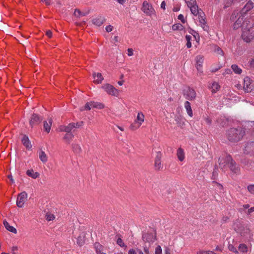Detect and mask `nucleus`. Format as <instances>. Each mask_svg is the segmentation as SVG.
<instances>
[{"label": "nucleus", "instance_id": "nucleus-9", "mask_svg": "<svg viewBox=\"0 0 254 254\" xmlns=\"http://www.w3.org/2000/svg\"><path fill=\"white\" fill-rule=\"evenodd\" d=\"M142 239L145 242L153 243L156 240V234L155 232L145 233L143 235Z\"/></svg>", "mask_w": 254, "mask_h": 254}, {"label": "nucleus", "instance_id": "nucleus-11", "mask_svg": "<svg viewBox=\"0 0 254 254\" xmlns=\"http://www.w3.org/2000/svg\"><path fill=\"white\" fill-rule=\"evenodd\" d=\"M42 120V118L39 115L33 114L29 121V124L31 127L39 124Z\"/></svg>", "mask_w": 254, "mask_h": 254}, {"label": "nucleus", "instance_id": "nucleus-19", "mask_svg": "<svg viewBox=\"0 0 254 254\" xmlns=\"http://www.w3.org/2000/svg\"><path fill=\"white\" fill-rule=\"evenodd\" d=\"M144 121V115L142 112H139L136 120H135V124L138 125V127H140Z\"/></svg>", "mask_w": 254, "mask_h": 254}, {"label": "nucleus", "instance_id": "nucleus-49", "mask_svg": "<svg viewBox=\"0 0 254 254\" xmlns=\"http://www.w3.org/2000/svg\"><path fill=\"white\" fill-rule=\"evenodd\" d=\"M188 7L196 3V0H185Z\"/></svg>", "mask_w": 254, "mask_h": 254}, {"label": "nucleus", "instance_id": "nucleus-2", "mask_svg": "<svg viewBox=\"0 0 254 254\" xmlns=\"http://www.w3.org/2000/svg\"><path fill=\"white\" fill-rule=\"evenodd\" d=\"M234 229L241 236L247 237L250 235V230L248 226L243 223L238 222L234 225Z\"/></svg>", "mask_w": 254, "mask_h": 254}, {"label": "nucleus", "instance_id": "nucleus-16", "mask_svg": "<svg viewBox=\"0 0 254 254\" xmlns=\"http://www.w3.org/2000/svg\"><path fill=\"white\" fill-rule=\"evenodd\" d=\"M74 128V125L72 123L69 124L67 126H61L59 127L60 131H64L66 133H71V131Z\"/></svg>", "mask_w": 254, "mask_h": 254}, {"label": "nucleus", "instance_id": "nucleus-20", "mask_svg": "<svg viewBox=\"0 0 254 254\" xmlns=\"http://www.w3.org/2000/svg\"><path fill=\"white\" fill-rule=\"evenodd\" d=\"M244 16L240 15L234 24V29H237L241 27L244 22Z\"/></svg>", "mask_w": 254, "mask_h": 254}, {"label": "nucleus", "instance_id": "nucleus-58", "mask_svg": "<svg viewBox=\"0 0 254 254\" xmlns=\"http://www.w3.org/2000/svg\"><path fill=\"white\" fill-rule=\"evenodd\" d=\"M133 54V50L131 48H128L127 49V55L128 56H132Z\"/></svg>", "mask_w": 254, "mask_h": 254}, {"label": "nucleus", "instance_id": "nucleus-43", "mask_svg": "<svg viewBox=\"0 0 254 254\" xmlns=\"http://www.w3.org/2000/svg\"><path fill=\"white\" fill-rule=\"evenodd\" d=\"M250 207L249 204H244L241 206L239 209L238 211L241 212L243 213L246 211V209H248Z\"/></svg>", "mask_w": 254, "mask_h": 254}, {"label": "nucleus", "instance_id": "nucleus-7", "mask_svg": "<svg viewBox=\"0 0 254 254\" xmlns=\"http://www.w3.org/2000/svg\"><path fill=\"white\" fill-rule=\"evenodd\" d=\"M27 199V194L26 191H22L17 196L16 201V204L17 206L19 207H22Z\"/></svg>", "mask_w": 254, "mask_h": 254}, {"label": "nucleus", "instance_id": "nucleus-60", "mask_svg": "<svg viewBox=\"0 0 254 254\" xmlns=\"http://www.w3.org/2000/svg\"><path fill=\"white\" fill-rule=\"evenodd\" d=\"M254 211V206L249 208L247 211V214L250 215Z\"/></svg>", "mask_w": 254, "mask_h": 254}, {"label": "nucleus", "instance_id": "nucleus-15", "mask_svg": "<svg viewBox=\"0 0 254 254\" xmlns=\"http://www.w3.org/2000/svg\"><path fill=\"white\" fill-rule=\"evenodd\" d=\"M21 142L23 145L27 149H31V148H32V145L27 135H23L21 139Z\"/></svg>", "mask_w": 254, "mask_h": 254}, {"label": "nucleus", "instance_id": "nucleus-50", "mask_svg": "<svg viewBox=\"0 0 254 254\" xmlns=\"http://www.w3.org/2000/svg\"><path fill=\"white\" fill-rule=\"evenodd\" d=\"M155 254H162V251L160 246L158 245L155 248Z\"/></svg>", "mask_w": 254, "mask_h": 254}, {"label": "nucleus", "instance_id": "nucleus-41", "mask_svg": "<svg viewBox=\"0 0 254 254\" xmlns=\"http://www.w3.org/2000/svg\"><path fill=\"white\" fill-rule=\"evenodd\" d=\"M143 251L144 253L141 250L137 249L138 254H151L149 248L147 246L144 247Z\"/></svg>", "mask_w": 254, "mask_h": 254}, {"label": "nucleus", "instance_id": "nucleus-57", "mask_svg": "<svg viewBox=\"0 0 254 254\" xmlns=\"http://www.w3.org/2000/svg\"><path fill=\"white\" fill-rule=\"evenodd\" d=\"M199 254H215V253L212 251H203L200 252Z\"/></svg>", "mask_w": 254, "mask_h": 254}, {"label": "nucleus", "instance_id": "nucleus-22", "mask_svg": "<svg viewBox=\"0 0 254 254\" xmlns=\"http://www.w3.org/2000/svg\"><path fill=\"white\" fill-rule=\"evenodd\" d=\"M52 124V120L50 118L48 119L47 121L44 122V130L47 132L49 133L50 131L51 126Z\"/></svg>", "mask_w": 254, "mask_h": 254}, {"label": "nucleus", "instance_id": "nucleus-1", "mask_svg": "<svg viewBox=\"0 0 254 254\" xmlns=\"http://www.w3.org/2000/svg\"><path fill=\"white\" fill-rule=\"evenodd\" d=\"M245 134V130L241 127L231 128L227 131L228 139L233 142L240 141Z\"/></svg>", "mask_w": 254, "mask_h": 254}, {"label": "nucleus", "instance_id": "nucleus-5", "mask_svg": "<svg viewBox=\"0 0 254 254\" xmlns=\"http://www.w3.org/2000/svg\"><path fill=\"white\" fill-rule=\"evenodd\" d=\"M102 88L108 94L112 96L118 97L119 95V90L110 84H104L102 86Z\"/></svg>", "mask_w": 254, "mask_h": 254}, {"label": "nucleus", "instance_id": "nucleus-64", "mask_svg": "<svg viewBox=\"0 0 254 254\" xmlns=\"http://www.w3.org/2000/svg\"><path fill=\"white\" fill-rule=\"evenodd\" d=\"M46 35L47 36L49 37V38H51L52 36V32L50 30H48L46 32Z\"/></svg>", "mask_w": 254, "mask_h": 254}, {"label": "nucleus", "instance_id": "nucleus-53", "mask_svg": "<svg viewBox=\"0 0 254 254\" xmlns=\"http://www.w3.org/2000/svg\"><path fill=\"white\" fill-rule=\"evenodd\" d=\"M139 127H138V125L137 124H135V121L130 126V128L132 130H135V129H137L138 128H139Z\"/></svg>", "mask_w": 254, "mask_h": 254}, {"label": "nucleus", "instance_id": "nucleus-33", "mask_svg": "<svg viewBox=\"0 0 254 254\" xmlns=\"http://www.w3.org/2000/svg\"><path fill=\"white\" fill-rule=\"evenodd\" d=\"M92 108L98 109H102L104 108L105 105L100 102H92Z\"/></svg>", "mask_w": 254, "mask_h": 254}, {"label": "nucleus", "instance_id": "nucleus-13", "mask_svg": "<svg viewBox=\"0 0 254 254\" xmlns=\"http://www.w3.org/2000/svg\"><path fill=\"white\" fill-rule=\"evenodd\" d=\"M106 21L105 17L99 15L92 19V23L97 26H101Z\"/></svg>", "mask_w": 254, "mask_h": 254}, {"label": "nucleus", "instance_id": "nucleus-59", "mask_svg": "<svg viewBox=\"0 0 254 254\" xmlns=\"http://www.w3.org/2000/svg\"><path fill=\"white\" fill-rule=\"evenodd\" d=\"M138 253L134 249H131L128 251V254H137Z\"/></svg>", "mask_w": 254, "mask_h": 254}, {"label": "nucleus", "instance_id": "nucleus-23", "mask_svg": "<svg viewBox=\"0 0 254 254\" xmlns=\"http://www.w3.org/2000/svg\"><path fill=\"white\" fill-rule=\"evenodd\" d=\"M189 7L190 8L191 13L194 15L197 16V15L201 13V12H200V10L198 9V7L196 3L192 5H191Z\"/></svg>", "mask_w": 254, "mask_h": 254}, {"label": "nucleus", "instance_id": "nucleus-14", "mask_svg": "<svg viewBox=\"0 0 254 254\" xmlns=\"http://www.w3.org/2000/svg\"><path fill=\"white\" fill-rule=\"evenodd\" d=\"M204 13H200L198 15V21L199 25L202 27L204 30H207L208 26L206 25V21L205 17H204Z\"/></svg>", "mask_w": 254, "mask_h": 254}, {"label": "nucleus", "instance_id": "nucleus-34", "mask_svg": "<svg viewBox=\"0 0 254 254\" xmlns=\"http://www.w3.org/2000/svg\"><path fill=\"white\" fill-rule=\"evenodd\" d=\"M45 218L47 221H53L55 219V215L50 212H47L45 214Z\"/></svg>", "mask_w": 254, "mask_h": 254}, {"label": "nucleus", "instance_id": "nucleus-26", "mask_svg": "<svg viewBox=\"0 0 254 254\" xmlns=\"http://www.w3.org/2000/svg\"><path fill=\"white\" fill-rule=\"evenodd\" d=\"M184 106L188 115L190 117H192L193 116V113L190 103L189 101H186L184 103Z\"/></svg>", "mask_w": 254, "mask_h": 254}, {"label": "nucleus", "instance_id": "nucleus-48", "mask_svg": "<svg viewBox=\"0 0 254 254\" xmlns=\"http://www.w3.org/2000/svg\"><path fill=\"white\" fill-rule=\"evenodd\" d=\"M77 244L79 246H82L84 244V241L81 236L78 237L77 239Z\"/></svg>", "mask_w": 254, "mask_h": 254}, {"label": "nucleus", "instance_id": "nucleus-27", "mask_svg": "<svg viewBox=\"0 0 254 254\" xmlns=\"http://www.w3.org/2000/svg\"><path fill=\"white\" fill-rule=\"evenodd\" d=\"M228 168H230L231 171L235 174L239 173L240 171V168L236 165L235 163L233 160H232V161L231 162V164H230V166Z\"/></svg>", "mask_w": 254, "mask_h": 254}, {"label": "nucleus", "instance_id": "nucleus-63", "mask_svg": "<svg viewBox=\"0 0 254 254\" xmlns=\"http://www.w3.org/2000/svg\"><path fill=\"white\" fill-rule=\"evenodd\" d=\"M7 177H8V179L9 180V181H10V182L12 184L14 183V180L13 179V177H12L11 175H8Z\"/></svg>", "mask_w": 254, "mask_h": 254}, {"label": "nucleus", "instance_id": "nucleus-40", "mask_svg": "<svg viewBox=\"0 0 254 254\" xmlns=\"http://www.w3.org/2000/svg\"><path fill=\"white\" fill-rule=\"evenodd\" d=\"M239 250L243 253H247L248 252V247L244 244H241L239 246Z\"/></svg>", "mask_w": 254, "mask_h": 254}, {"label": "nucleus", "instance_id": "nucleus-32", "mask_svg": "<svg viewBox=\"0 0 254 254\" xmlns=\"http://www.w3.org/2000/svg\"><path fill=\"white\" fill-rule=\"evenodd\" d=\"M172 29L174 31H182L185 29V27L182 24L180 23H176L172 25Z\"/></svg>", "mask_w": 254, "mask_h": 254}, {"label": "nucleus", "instance_id": "nucleus-47", "mask_svg": "<svg viewBox=\"0 0 254 254\" xmlns=\"http://www.w3.org/2000/svg\"><path fill=\"white\" fill-rule=\"evenodd\" d=\"M117 244L121 247H127L123 240L120 237H119L117 240Z\"/></svg>", "mask_w": 254, "mask_h": 254}, {"label": "nucleus", "instance_id": "nucleus-62", "mask_svg": "<svg viewBox=\"0 0 254 254\" xmlns=\"http://www.w3.org/2000/svg\"><path fill=\"white\" fill-rule=\"evenodd\" d=\"M231 73V70L230 69L227 68L225 69V72L223 73V75H225L226 74H228Z\"/></svg>", "mask_w": 254, "mask_h": 254}, {"label": "nucleus", "instance_id": "nucleus-8", "mask_svg": "<svg viewBox=\"0 0 254 254\" xmlns=\"http://www.w3.org/2000/svg\"><path fill=\"white\" fill-rule=\"evenodd\" d=\"M184 96L188 100H193L196 97V92L193 89L188 87L184 90Z\"/></svg>", "mask_w": 254, "mask_h": 254}, {"label": "nucleus", "instance_id": "nucleus-29", "mask_svg": "<svg viewBox=\"0 0 254 254\" xmlns=\"http://www.w3.org/2000/svg\"><path fill=\"white\" fill-rule=\"evenodd\" d=\"M73 137L74 135L72 133H66L64 137V139L66 143L69 144Z\"/></svg>", "mask_w": 254, "mask_h": 254}, {"label": "nucleus", "instance_id": "nucleus-35", "mask_svg": "<svg viewBox=\"0 0 254 254\" xmlns=\"http://www.w3.org/2000/svg\"><path fill=\"white\" fill-rule=\"evenodd\" d=\"M175 121L177 125L181 127H183L185 125V120L182 118L177 117L175 119Z\"/></svg>", "mask_w": 254, "mask_h": 254}, {"label": "nucleus", "instance_id": "nucleus-10", "mask_svg": "<svg viewBox=\"0 0 254 254\" xmlns=\"http://www.w3.org/2000/svg\"><path fill=\"white\" fill-rule=\"evenodd\" d=\"M162 154L160 152H157L154 160V168L156 170H160L162 168L161 164Z\"/></svg>", "mask_w": 254, "mask_h": 254}, {"label": "nucleus", "instance_id": "nucleus-18", "mask_svg": "<svg viewBox=\"0 0 254 254\" xmlns=\"http://www.w3.org/2000/svg\"><path fill=\"white\" fill-rule=\"evenodd\" d=\"M176 155L180 161L182 162L184 160L185 158V153L184 150L182 148L179 147L177 149Z\"/></svg>", "mask_w": 254, "mask_h": 254}, {"label": "nucleus", "instance_id": "nucleus-37", "mask_svg": "<svg viewBox=\"0 0 254 254\" xmlns=\"http://www.w3.org/2000/svg\"><path fill=\"white\" fill-rule=\"evenodd\" d=\"M254 7V3L252 1H248L244 7L246 12H247Z\"/></svg>", "mask_w": 254, "mask_h": 254}, {"label": "nucleus", "instance_id": "nucleus-55", "mask_svg": "<svg viewBox=\"0 0 254 254\" xmlns=\"http://www.w3.org/2000/svg\"><path fill=\"white\" fill-rule=\"evenodd\" d=\"M204 121L206 124H207L209 126H210L211 125L212 121L208 116L204 118Z\"/></svg>", "mask_w": 254, "mask_h": 254}, {"label": "nucleus", "instance_id": "nucleus-38", "mask_svg": "<svg viewBox=\"0 0 254 254\" xmlns=\"http://www.w3.org/2000/svg\"><path fill=\"white\" fill-rule=\"evenodd\" d=\"M87 13V12H81L80 10L78 9H75L74 12V14L75 15V16L77 17L84 16L86 15Z\"/></svg>", "mask_w": 254, "mask_h": 254}, {"label": "nucleus", "instance_id": "nucleus-17", "mask_svg": "<svg viewBox=\"0 0 254 254\" xmlns=\"http://www.w3.org/2000/svg\"><path fill=\"white\" fill-rule=\"evenodd\" d=\"M195 61L196 63V68L198 70L201 71L202 65L203 63V57L200 55H198L196 57Z\"/></svg>", "mask_w": 254, "mask_h": 254}, {"label": "nucleus", "instance_id": "nucleus-36", "mask_svg": "<svg viewBox=\"0 0 254 254\" xmlns=\"http://www.w3.org/2000/svg\"><path fill=\"white\" fill-rule=\"evenodd\" d=\"M231 68L233 71L236 74H241L242 72V70L237 65L233 64L231 66Z\"/></svg>", "mask_w": 254, "mask_h": 254}, {"label": "nucleus", "instance_id": "nucleus-45", "mask_svg": "<svg viewBox=\"0 0 254 254\" xmlns=\"http://www.w3.org/2000/svg\"><path fill=\"white\" fill-rule=\"evenodd\" d=\"M228 249L230 251L235 253L236 254H239V252L237 251L236 248H235L233 245L229 244Z\"/></svg>", "mask_w": 254, "mask_h": 254}, {"label": "nucleus", "instance_id": "nucleus-12", "mask_svg": "<svg viewBox=\"0 0 254 254\" xmlns=\"http://www.w3.org/2000/svg\"><path fill=\"white\" fill-rule=\"evenodd\" d=\"M244 89L246 92H251L253 89L251 79L248 77H245L244 79Z\"/></svg>", "mask_w": 254, "mask_h": 254}, {"label": "nucleus", "instance_id": "nucleus-28", "mask_svg": "<svg viewBox=\"0 0 254 254\" xmlns=\"http://www.w3.org/2000/svg\"><path fill=\"white\" fill-rule=\"evenodd\" d=\"M94 248L95 249L96 254H100L104 252V247L99 243H95L94 244Z\"/></svg>", "mask_w": 254, "mask_h": 254}, {"label": "nucleus", "instance_id": "nucleus-25", "mask_svg": "<svg viewBox=\"0 0 254 254\" xmlns=\"http://www.w3.org/2000/svg\"><path fill=\"white\" fill-rule=\"evenodd\" d=\"M26 175L33 179H36L40 176L39 173L35 172L33 169L28 170L26 171Z\"/></svg>", "mask_w": 254, "mask_h": 254}, {"label": "nucleus", "instance_id": "nucleus-4", "mask_svg": "<svg viewBox=\"0 0 254 254\" xmlns=\"http://www.w3.org/2000/svg\"><path fill=\"white\" fill-rule=\"evenodd\" d=\"M141 10L147 16H151L156 15V12L152 4L147 1L143 2Z\"/></svg>", "mask_w": 254, "mask_h": 254}, {"label": "nucleus", "instance_id": "nucleus-46", "mask_svg": "<svg viewBox=\"0 0 254 254\" xmlns=\"http://www.w3.org/2000/svg\"><path fill=\"white\" fill-rule=\"evenodd\" d=\"M73 151L76 153H79L81 151V148L78 144H74L73 145Z\"/></svg>", "mask_w": 254, "mask_h": 254}, {"label": "nucleus", "instance_id": "nucleus-52", "mask_svg": "<svg viewBox=\"0 0 254 254\" xmlns=\"http://www.w3.org/2000/svg\"><path fill=\"white\" fill-rule=\"evenodd\" d=\"M72 124L74 125V128H79L83 125V122L81 121L76 123H72Z\"/></svg>", "mask_w": 254, "mask_h": 254}, {"label": "nucleus", "instance_id": "nucleus-21", "mask_svg": "<svg viewBox=\"0 0 254 254\" xmlns=\"http://www.w3.org/2000/svg\"><path fill=\"white\" fill-rule=\"evenodd\" d=\"M93 78L94 79V82L97 84H99L103 80L104 78L101 73H94Z\"/></svg>", "mask_w": 254, "mask_h": 254}, {"label": "nucleus", "instance_id": "nucleus-42", "mask_svg": "<svg viewBox=\"0 0 254 254\" xmlns=\"http://www.w3.org/2000/svg\"><path fill=\"white\" fill-rule=\"evenodd\" d=\"M192 37L190 35H187L186 36V39L187 40L186 46L188 48H190L191 47V40Z\"/></svg>", "mask_w": 254, "mask_h": 254}, {"label": "nucleus", "instance_id": "nucleus-39", "mask_svg": "<svg viewBox=\"0 0 254 254\" xmlns=\"http://www.w3.org/2000/svg\"><path fill=\"white\" fill-rule=\"evenodd\" d=\"M214 52L218 55L223 56L224 55V52L221 48L217 46L214 47Z\"/></svg>", "mask_w": 254, "mask_h": 254}, {"label": "nucleus", "instance_id": "nucleus-61", "mask_svg": "<svg viewBox=\"0 0 254 254\" xmlns=\"http://www.w3.org/2000/svg\"><path fill=\"white\" fill-rule=\"evenodd\" d=\"M247 189L248 190H254V184L248 186Z\"/></svg>", "mask_w": 254, "mask_h": 254}, {"label": "nucleus", "instance_id": "nucleus-56", "mask_svg": "<svg viewBox=\"0 0 254 254\" xmlns=\"http://www.w3.org/2000/svg\"><path fill=\"white\" fill-rule=\"evenodd\" d=\"M113 27L111 25H109L107 26L105 28L106 31L107 32H111L113 30Z\"/></svg>", "mask_w": 254, "mask_h": 254}, {"label": "nucleus", "instance_id": "nucleus-31", "mask_svg": "<svg viewBox=\"0 0 254 254\" xmlns=\"http://www.w3.org/2000/svg\"><path fill=\"white\" fill-rule=\"evenodd\" d=\"M39 157L40 160L43 163H46L48 160V157L44 151L41 150L39 152Z\"/></svg>", "mask_w": 254, "mask_h": 254}, {"label": "nucleus", "instance_id": "nucleus-30", "mask_svg": "<svg viewBox=\"0 0 254 254\" xmlns=\"http://www.w3.org/2000/svg\"><path fill=\"white\" fill-rule=\"evenodd\" d=\"M210 88L211 89V92L215 93L220 89V86L218 82H214L212 83Z\"/></svg>", "mask_w": 254, "mask_h": 254}, {"label": "nucleus", "instance_id": "nucleus-51", "mask_svg": "<svg viewBox=\"0 0 254 254\" xmlns=\"http://www.w3.org/2000/svg\"><path fill=\"white\" fill-rule=\"evenodd\" d=\"M213 186L216 188V189L218 190H222L223 189V187L222 185L217 183V182H213Z\"/></svg>", "mask_w": 254, "mask_h": 254}, {"label": "nucleus", "instance_id": "nucleus-44", "mask_svg": "<svg viewBox=\"0 0 254 254\" xmlns=\"http://www.w3.org/2000/svg\"><path fill=\"white\" fill-rule=\"evenodd\" d=\"M92 108V102H87L85 106H84V109L83 108H81L80 109V110L81 111H83L84 110H91V109Z\"/></svg>", "mask_w": 254, "mask_h": 254}, {"label": "nucleus", "instance_id": "nucleus-54", "mask_svg": "<svg viewBox=\"0 0 254 254\" xmlns=\"http://www.w3.org/2000/svg\"><path fill=\"white\" fill-rule=\"evenodd\" d=\"M178 19L181 20L183 23H185L186 22V20H185L184 15L182 14H180L178 15Z\"/></svg>", "mask_w": 254, "mask_h": 254}, {"label": "nucleus", "instance_id": "nucleus-24", "mask_svg": "<svg viewBox=\"0 0 254 254\" xmlns=\"http://www.w3.org/2000/svg\"><path fill=\"white\" fill-rule=\"evenodd\" d=\"M3 224L7 230L13 233L14 234H16L17 233L16 229L14 227L10 226L5 220L3 221Z\"/></svg>", "mask_w": 254, "mask_h": 254}, {"label": "nucleus", "instance_id": "nucleus-6", "mask_svg": "<svg viewBox=\"0 0 254 254\" xmlns=\"http://www.w3.org/2000/svg\"><path fill=\"white\" fill-rule=\"evenodd\" d=\"M254 34L252 29H244L242 34V38L244 41L249 43L253 39Z\"/></svg>", "mask_w": 254, "mask_h": 254}, {"label": "nucleus", "instance_id": "nucleus-3", "mask_svg": "<svg viewBox=\"0 0 254 254\" xmlns=\"http://www.w3.org/2000/svg\"><path fill=\"white\" fill-rule=\"evenodd\" d=\"M233 159L231 156L225 155L222 156L219 158L220 168L223 171H226L229 167Z\"/></svg>", "mask_w": 254, "mask_h": 254}]
</instances>
